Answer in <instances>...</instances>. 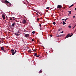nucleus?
Returning <instances> with one entry per match:
<instances>
[{
  "mask_svg": "<svg viewBox=\"0 0 76 76\" xmlns=\"http://www.w3.org/2000/svg\"><path fill=\"white\" fill-rule=\"evenodd\" d=\"M19 33H20V31H18L17 32L15 33V35L16 36H19V35H20V34H19Z\"/></svg>",
  "mask_w": 76,
  "mask_h": 76,
  "instance_id": "f257e3e1",
  "label": "nucleus"
},
{
  "mask_svg": "<svg viewBox=\"0 0 76 76\" xmlns=\"http://www.w3.org/2000/svg\"><path fill=\"white\" fill-rule=\"evenodd\" d=\"M62 6L61 5H58L57 9H61Z\"/></svg>",
  "mask_w": 76,
  "mask_h": 76,
  "instance_id": "f03ea898",
  "label": "nucleus"
},
{
  "mask_svg": "<svg viewBox=\"0 0 76 76\" xmlns=\"http://www.w3.org/2000/svg\"><path fill=\"white\" fill-rule=\"evenodd\" d=\"M22 23L23 24H25V23H26V20L24 19L22 21Z\"/></svg>",
  "mask_w": 76,
  "mask_h": 76,
  "instance_id": "7ed1b4c3",
  "label": "nucleus"
},
{
  "mask_svg": "<svg viewBox=\"0 0 76 76\" xmlns=\"http://www.w3.org/2000/svg\"><path fill=\"white\" fill-rule=\"evenodd\" d=\"M24 36L25 37H26H26H28V36H29V34H24Z\"/></svg>",
  "mask_w": 76,
  "mask_h": 76,
  "instance_id": "20e7f679",
  "label": "nucleus"
},
{
  "mask_svg": "<svg viewBox=\"0 0 76 76\" xmlns=\"http://www.w3.org/2000/svg\"><path fill=\"white\" fill-rule=\"evenodd\" d=\"M1 50H3V51H4V52H5V51H6V50H4V47H1Z\"/></svg>",
  "mask_w": 76,
  "mask_h": 76,
  "instance_id": "39448f33",
  "label": "nucleus"
},
{
  "mask_svg": "<svg viewBox=\"0 0 76 76\" xmlns=\"http://www.w3.org/2000/svg\"><path fill=\"white\" fill-rule=\"evenodd\" d=\"M2 17L3 20H4L6 19V17H5V15L4 14L2 15Z\"/></svg>",
  "mask_w": 76,
  "mask_h": 76,
  "instance_id": "423d86ee",
  "label": "nucleus"
},
{
  "mask_svg": "<svg viewBox=\"0 0 76 76\" xmlns=\"http://www.w3.org/2000/svg\"><path fill=\"white\" fill-rule=\"evenodd\" d=\"M15 24H16V23L15 22V21H14V22L12 23V25H11L13 27V26H15Z\"/></svg>",
  "mask_w": 76,
  "mask_h": 76,
  "instance_id": "0eeeda50",
  "label": "nucleus"
},
{
  "mask_svg": "<svg viewBox=\"0 0 76 76\" xmlns=\"http://www.w3.org/2000/svg\"><path fill=\"white\" fill-rule=\"evenodd\" d=\"M70 34L69 33L65 38H69V37H70Z\"/></svg>",
  "mask_w": 76,
  "mask_h": 76,
  "instance_id": "6e6552de",
  "label": "nucleus"
},
{
  "mask_svg": "<svg viewBox=\"0 0 76 76\" xmlns=\"http://www.w3.org/2000/svg\"><path fill=\"white\" fill-rule=\"evenodd\" d=\"M63 35H59L56 36V37H63Z\"/></svg>",
  "mask_w": 76,
  "mask_h": 76,
  "instance_id": "1a4fd4ad",
  "label": "nucleus"
},
{
  "mask_svg": "<svg viewBox=\"0 0 76 76\" xmlns=\"http://www.w3.org/2000/svg\"><path fill=\"white\" fill-rule=\"evenodd\" d=\"M5 3H6V4L7 3V4H8V3H10L8 1H7L6 0H5Z\"/></svg>",
  "mask_w": 76,
  "mask_h": 76,
  "instance_id": "9d476101",
  "label": "nucleus"
},
{
  "mask_svg": "<svg viewBox=\"0 0 76 76\" xmlns=\"http://www.w3.org/2000/svg\"><path fill=\"white\" fill-rule=\"evenodd\" d=\"M42 72V70H40L39 71V73H41Z\"/></svg>",
  "mask_w": 76,
  "mask_h": 76,
  "instance_id": "9b49d317",
  "label": "nucleus"
},
{
  "mask_svg": "<svg viewBox=\"0 0 76 76\" xmlns=\"http://www.w3.org/2000/svg\"><path fill=\"white\" fill-rule=\"evenodd\" d=\"M6 0H2V2L3 3H5Z\"/></svg>",
  "mask_w": 76,
  "mask_h": 76,
  "instance_id": "f8f14e48",
  "label": "nucleus"
},
{
  "mask_svg": "<svg viewBox=\"0 0 76 76\" xmlns=\"http://www.w3.org/2000/svg\"><path fill=\"white\" fill-rule=\"evenodd\" d=\"M12 55H14L15 53V52H13L12 53Z\"/></svg>",
  "mask_w": 76,
  "mask_h": 76,
  "instance_id": "ddd939ff",
  "label": "nucleus"
},
{
  "mask_svg": "<svg viewBox=\"0 0 76 76\" xmlns=\"http://www.w3.org/2000/svg\"><path fill=\"white\" fill-rule=\"evenodd\" d=\"M34 56H37V53H34Z\"/></svg>",
  "mask_w": 76,
  "mask_h": 76,
  "instance_id": "4468645a",
  "label": "nucleus"
},
{
  "mask_svg": "<svg viewBox=\"0 0 76 76\" xmlns=\"http://www.w3.org/2000/svg\"><path fill=\"white\" fill-rule=\"evenodd\" d=\"M31 52H32V51H31V50H29L28 51V53H31Z\"/></svg>",
  "mask_w": 76,
  "mask_h": 76,
  "instance_id": "2eb2a0df",
  "label": "nucleus"
},
{
  "mask_svg": "<svg viewBox=\"0 0 76 76\" xmlns=\"http://www.w3.org/2000/svg\"><path fill=\"white\" fill-rule=\"evenodd\" d=\"M71 11H68V12L69 13V14H70V15H71Z\"/></svg>",
  "mask_w": 76,
  "mask_h": 76,
  "instance_id": "dca6fc26",
  "label": "nucleus"
},
{
  "mask_svg": "<svg viewBox=\"0 0 76 76\" xmlns=\"http://www.w3.org/2000/svg\"><path fill=\"white\" fill-rule=\"evenodd\" d=\"M12 18H13V20H15V18L12 17Z\"/></svg>",
  "mask_w": 76,
  "mask_h": 76,
  "instance_id": "f3484780",
  "label": "nucleus"
},
{
  "mask_svg": "<svg viewBox=\"0 0 76 76\" xmlns=\"http://www.w3.org/2000/svg\"><path fill=\"white\" fill-rule=\"evenodd\" d=\"M10 20H13L12 18H11V17H10Z\"/></svg>",
  "mask_w": 76,
  "mask_h": 76,
  "instance_id": "a211bd4d",
  "label": "nucleus"
},
{
  "mask_svg": "<svg viewBox=\"0 0 76 76\" xmlns=\"http://www.w3.org/2000/svg\"><path fill=\"white\" fill-rule=\"evenodd\" d=\"M11 51H12V52H14V50H13V49H12L11 50Z\"/></svg>",
  "mask_w": 76,
  "mask_h": 76,
  "instance_id": "6ab92c4d",
  "label": "nucleus"
},
{
  "mask_svg": "<svg viewBox=\"0 0 76 76\" xmlns=\"http://www.w3.org/2000/svg\"><path fill=\"white\" fill-rule=\"evenodd\" d=\"M32 34H35V32L34 31H33L32 32Z\"/></svg>",
  "mask_w": 76,
  "mask_h": 76,
  "instance_id": "aec40b11",
  "label": "nucleus"
},
{
  "mask_svg": "<svg viewBox=\"0 0 76 76\" xmlns=\"http://www.w3.org/2000/svg\"><path fill=\"white\" fill-rule=\"evenodd\" d=\"M37 21H39V18H37Z\"/></svg>",
  "mask_w": 76,
  "mask_h": 76,
  "instance_id": "412c9836",
  "label": "nucleus"
},
{
  "mask_svg": "<svg viewBox=\"0 0 76 76\" xmlns=\"http://www.w3.org/2000/svg\"><path fill=\"white\" fill-rule=\"evenodd\" d=\"M73 34H71V35H70V36H69L70 37H72V36H73Z\"/></svg>",
  "mask_w": 76,
  "mask_h": 76,
  "instance_id": "4be33fe9",
  "label": "nucleus"
},
{
  "mask_svg": "<svg viewBox=\"0 0 76 76\" xmlns=\"http://www.w3.org/2000/svg\"><path fill=\"white\" fill-rule=\"evenodd\" d=\"M53 25H56V22H54L53 23Z\"/></svg>",
  "mask_w": 76,
  "mask_h": 76,
  "instance_id": "5701e85b",
  "label": "nucleus"
},
{
  "mask_svg": "<svg viewBox=\"0 0 76 76\" xmlns=\"http://www.w3.org/2000/svg\"><path fill=\"white\" fill-rule=\"evenodd\" d=\"M65 24H66V23H65V22L63 23V25H65Z\"/></svg>",
  "mask_w": 76,
  "mask_h": 76,
  "instance_id": "b1692460",
  "label": "nucleus"
},
{
  "mask_svg": "<svg viewBox=\"0 0 76 76\" xmlns=\"http://www.w3.org/2000/svg\"><path fill=\"white\" fill-rule=\"evenodd\" d=\"M49 9V7H47L46 9Z\"/></svg>",
  "mask_w": 76,
  "mask_h": 76,
  "instance_id": "393cba45",
  "label": "nucleus"
},
{
  "mask_svg": "<svg viewBox=\"0 0 76 76\" xmlns=\"http://www.w3.org/2000/svg\"><path fill=\"white\" fill-rule=\"evenodd\" d=\"M68 28H72V26H68Z\"/></svg>",
  "mask_w": 76,
  "mask_h": 76,
  "instance_id": "a878e982",
  "label": "nucleus"
},
{
  "mask_svg": "<svg viewBox=\"0 0 76 76\" xmlns=\"http://www.w3.org/2000/svg\"><path fill=\"white\" fill-rule=\"evenodd\" d=\"M37 57H39V55H38L37 56H36Z\"/></svg>",
  "mask_w": 76,
  "mask_h": 76,
  "instance_id": "bb28decb",
  "label": "nucleus"
},
{
  "mask_svg": "<svg viewBox=\"0 0 76 76\" xmlns=\"http://www.w3.org/2000/svg\"><path fill=\"white\" fill-rule=\"evenodd\" d=\"M67 19H68V18H66L65 19V21H66V20H67Z\"/></svg>",
  "mask_w": 76,
  "mask_h": 76,
  "instance_id": "cd10ccee",
  "label": "nucleus"
},
{
  "mask_svg": "<svg viewBox=\"0 0 76 76\" xmlns=\"http://www.w3.org/2000/svg\"><path fill=\"white\" fill-rule=\"evenodd\" d=\"M75 16H74L73 17V18H75Z\"/></svg>",
  "mask_w": 76,
  "mask_h": 76,
  "instance_id": "c85d7f7f",
  "label": "nucleus"
},
{
  "mask_svg": "<svg viewBox=\"0 0 76 76\" xmlns=\"http://www.w3.org/2000/svg\"><path fill=\"white\" fill-rule=\"evenodd\" d=\"M50 37H53V36H52L51 35H50Z\"/></svg>",
  "mask_w": 76,
  "mask_h": 76,
  "instance_id": "c756f323",
  "label": "nucleus"
},
{
  "mask_svg": "<svg viewBox=\"0 0 76 76\" xmlns=\"http://www.w3.org/2000/svg\"><path fill=\"white\" fill-rule=\"evenodd\" d=\"M31 41H34V39H32Z\"/></svg>",
  "mask_w": 76,
  "mask_h": 76,
  "instance_id": "7c9ffc66",
  "label": "nucleus"
},
{
  "mask_svg": "<svg viewBox=\"0 0 76 76\" xmlns=\"http://www.w3.org/2000/svg\"><path fill=\"white\" fill-rule=\"evenodd\" d=\"M75 26H74L72 28V29H74V28H75Z\"/></svg>",
  "mask_w": 76,
  "mask_h": 76,
  "instance_id": "2f4dec72",
  "label": "nucleus"
},
{
  "mask_svg": "<svg viewBox=\"0 0 76 76\" xmlns=\"http://www.w3.org/2000/svg\"><path fill=\"white\" fill-rule=\"evenodd\" d=\"M72 6L71 5L70 7H69V8H70V7H72Z\"/></svg>",
  "mask_w": 76,
  "mask_h": 76,
  "instance_id": "473e14b6",
  "label": "nucleus"
},
{
  "mask_svg": "<svg viewBox=\"0 0 76 76\" xmlns=\"http://www.w3.org/2000/svg\"><path fill=\"white\" fill-rule=\"evenodd\" d=\"M71 6H74V5H73V4H72L71 5Z\"/></svg>",
  "mask_w": 76,
  "mask_h": 76,
  "instance_id": "72a5a7b5",
  "label": "nucleus"
},
{
  "mask_svg": "<svg viewBox=\"0 0 76 76\" xmlns=\"http://www.w3.org/2000/svg\"><path fill=\"white\" fill-rule=\"evenodd\" d=\"M39 26H40V27L41 26V24L39 25Z\"/></svg>",
  "mask_w": 76,
  "mask_h": 76,
  "instance_id": "f704fd0d",
  "label": "nucleus"
},
{
  "mask_svg": "<svg viewBox=\"0 0 76 76\" xmlns=\"http://www.w3.org/2000/svg\"><path fill=\"white\" fill-rule=\"evenodd\" d=\"M33 51H36V50L34 49L33 50Z\"/></svg>",
  "mask_w": 76,
  "mask_h": 76,
  "instance_id": "c9c22d12",
  "label": "nucleus"
},
{
  "mask_svg": "<svg viewBox=\"0 0 76 76\" xmlns=\"http://www.w3.org/2000/svg\"><path fill=\"white\" fill-rule=\"evenodd\" d=\"M60 31V29H59L58 31Z\"/></svg>",
  "mask_w": 76,
  "mask_h": 76,
  "instance_id": "e433bc0d",
  "label": "nucleus"
},
{
  "mask_svg": "<svg viewBox=\"0 0 76 76\" xmlns=\"http://www.w3.org/2000/svg\"><path fill=\"white\" fill-rule=\"evenodd\" d=\"M36 14L37 15H38V13H37Z\"/></svg>",
  "mask_w": 76,
  "mask_h": 76,
  "instance_id": "4c0bfd02",
  "label": "nucleus"
},
{
  "mask_svg": "<svg viewBox=\"0 0 76 76\" xmlns=\"http://www.w3.org/2000/svg\"><path fill=\"white\" fill-rule=\"evenodd\" d=\"M64 23V21H63V23Z\"/></svg>",
  "mask_w": 76,
  "mask_h": 76,
  "instance_id": "58836bf2",
  "label": "nucleus"
},
{
  "mask_svg": "<svg viewBox=\"0 0 76 76\" xmlns=\"http://www.w3.org/2000/svg\"><path fill=\"white\" fill-rule=\"evenodd\" d=\"M64 32V31H62V32H61V33H63Z\"/></svg>",
  "mask_w": 76,
  "mask_h": 76,
  "instance_id": "ea45409f",
  "label": "nucleus"
},
{
  "mask_svg": "<svg viewBox=\"0 0 76 76\" xmlns=\"http://www.w3.org/2000/svg\"><path fill=\"white\" fill-rule=\"evenodd\" d=\"M29 48V47H27V48H28V49Z\"/></svg>",
  "mask_w": 76,
  "mask_h": 76,
  "instance_id": "a19ab883",
  "label": "nucleus"
},
{
  "mask_svg": "<svg viewBox=\"0 0 76 76\" xmlns=\"http://www.w3.org/2000/svg\"><path fill=\"white\" fill-rule=\"evenodd\" d=\"M15 53H16V50H15Z\"/></svg>",
  "mask_w": 76,
  "mask_h": 76,
  "instance_id": "79ce46f5",
  "label": "nucleus"
},
{
  "mask_svg": "<svg viewBox=\"0 0 76 76\" xmlns=\"http://www.w3.org/2000/svg\"><path fill=\"white\" fill-rule=\"evenodd\" d=\"M64 19H63L62 20H64Z\"/></svg>",
  "mask_w": 76,
  "mask_h": 76,
  "instance_id": "37998d69",
  "label": "nucleus"
},
{
  "mask_svg": "<svg viewBox=\"0 0 76 76\" xmlns=\"http://www.w3.org/2000/svg\"><path fill=\"white\" fill-rule=\"evenodd\" d=\"M1 41L0 40V43H1Z\"/></svg>",
  "mask_w": 76,
  "mask_h": 76,
  "instance_id": "c03bdc74",
  "label": "nucleus"
},
{
  "mask_svg": "<svg viewBox=\"0 0 76 76\" xmlns=\"http://www.w3.org/2000/svg\"><path fill=\"white\" fill-rule=\"evenodd\" d=\"M75 10H76V8H75Z\"/></svg>",
  "mask_w": 76,
  "mask_h": 76,
  "instance_id": "a18cd8bd",
  "label": "nucleus"
},
{
  "mask_svg": "<svg viewBox=\"0 0 76 76\" xmlns=\"http://www.w3.org/2000/svg\"><path fill=\"white\" fill-rule=\"evenodd\" d=\"M75 26H76V24L75 25Z\"/></svg>",
  "mask_w": 76,
  "mask_h": 76,
  "instance_id": "49530a36",
  "label": "nucleus"
},
{
  "mask_svg": "<svg viewBox=\"0 0 76 76\" xmlns=\"http://www.w3.org/2000/svg\"><path fill=\"white\" fill-rule=\"evenodd\" d=\"M46 53H47V54H48V53H47V52H46Z\"/></svg>",
  "mask_w": 76,
  "mask_h": 76,
  "instance_id": "de8ad7c7",
  "label": "nucleus"
},
{
  "mask_svg": "<svg viewBox=\"0 0 76 76\" xmlns=\"http://www.w3.org/2000/svg\"><path fill=\"white\" fill-rule=\"evenodd\" d=\"M61 23H63L61 22Z\"/></svg>",
  "mask_w": 76,
  "mask_h": 76,
  "instance_id": "09e8293b",
  "label": "nucleus"
},
{
  "mask_svg": "<svg viewBox=\"0 0 76 76\" xmlns=\"http://www.w3.org/2000/svg\"><path fill=\"white\" fill-rule=\"evenodd\" d=\"M46 2H47L46 1Z\"/></svg>",
  "mask_w": 76,
  "mask_h": 76,
  "instance_id": "8fccbe9b",
  "label": "nucleus"
},
{
  "mask_svg": "<svg viewBox=\"0 0 76 76\" xmlns=\"http://www.w3.org/2000/svg\"><path fill=\"white\" fill-rule=\"evenodd\" d=\"M64 25H65V24H64Z\"/></svg>",
  "mask_w": 76,
  "mask_h": 76,
  "instance_id": "3c124183",
  "label": "nucleus"
},
{
  "mask_svg": "<svg viewBox=\"0 0 76 76\" xmlns=\"http://www.w3.org/2000/svg\"><path fill=\"white\" fill-rule=\"evenodd\" d=\"M75 30H76V29H75Z\"/></svg>",
  "mask_w": 76,
  "mask_h": 76,
  "instance_id": "603ef678",
  "label": "nucleus"
},
{
  "mask_svg": "<svg viewBox=\"0 0 76 76\" xmlns=\"http://www.w3.org/2000/svg\"><path fill=\"white\" fill-rule=\"evenodd\" d=\"M75 30H76V29H75Z\"/></svg>",
  "mask_w": 76,
  "mask_h": 76,
  "instance_id": "864d4df0",
  "label": "nucleus"
},
{
  "mask_svg": "<svg viewBox=\"0 0 76 76\" xmlns=\"http://www.w3.org/2000/svg\"><path fill=\"white\" fill-rule=\"evenodd\" d=\"M75 30H76V29H75Z\"/></svg>",
  "mask_w": 76,
  "mask_h": 76,
  "instance_id": "5fc2aeb1",
  "label": "nucleus"
}]
</instances>
